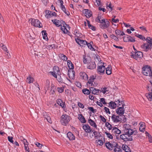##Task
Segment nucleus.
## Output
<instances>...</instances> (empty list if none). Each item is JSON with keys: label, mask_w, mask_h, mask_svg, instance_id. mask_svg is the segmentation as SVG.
<instances>
[{"label": "nucleus", "mask_w": 152, "mask_h": 152, "mask_svg": "<svg viewBox=\"0 0 152 152\" xmlns=\"http://www.w3.org/2000/svg\"><path fill=\"white\" fill-rule=\"evenodd\" d=\"M146 41V43H144L141 46L142 48L145 51L147 52L150 50L152 48V38L147 37Z\"/></svg>", "instance_id": "nucleus-1"}, {"label": "nucleus", "mask_w": 152, "mask_h": 152, "mask_svg": "<svg viewBox=\"0 0 152 152\" xmlns=\"http://www.w3.org/2000/svg\"><path fill=\"white\" fill-rule=\"evenodd\" d=\"M70 117L66 114H63L61 117L60 122L64 126H66L71 120Z\"/></svg>", "instance_id": "nucleus-2"}, {"label": "nucleus", "mask_w": 152, "mask_h": 152, "mask_svg": "<svg viewBox=\"0 0 152 152\" xmlns=\"http://www.w3.org/2000/svg\"><path fill=\"white\" fill-rule=\"evenodd\" d=\"M106 64L103 62L102 60L99 61L98 64L97 72L99 74H103L104 73L106 69Z\"/></svg>", "instance_id": "nucleus-3"}, {"label": "nucleus", "mask_w": 152, "mask_h": 152, "mask_svg": "<svg viewBox=\"0 0 152 152\" xmlns=\"http://www.w3.org/2000/svg\"><path fill=\"white\" fill-rule=\"evenodd\" d=\"M142 72L144 75L149 76H150L152 73L151 67L148 65L143 68Z\"/></svg>", "instance_id": "nucleus-4"}, {"label": "nucleus", "mask_w": 152, "mask_h": 152, "mask_svg": "<svg viewBox=\"0 0 152 152\" xmlns=\"http://www.w3.org/2000/svg\"><path fill=\"white\" fill-rule=\"evenodd\" d=\"M123 131L124 132H130V133H133V132H137L135 130H133L130 128V126L128 124H124L123 125Z\"/></svg>", "instance_id": "nucleus-5"}, {"label": "nucleus", "mask_w": 152, "mask_h": 152, "mask_svg": "<svg viewBox=\"0 0 152 152\" xmlns=\"http://www.w3.org/2000/svg\"><path fill=\"white\" fill-rule=\"evenodd\" d=\"M131 56L132 58L137 60L142 58L143 53L140 51H135L132 53Z\"/></svg>", "instance_id": "nucleus-6"}, {"label": "nucleus", "mask_w": 152, "mask_h": 152, "mask_svg": "<svg viewBox=\"0 0 152 152\" xmlns=\"http://www.w3.org/2000/svg\"><path fill=\"white\" fill-rule=\"evenodd\" d=\"M122 116L115 114H112L111 117L112 121L115 123H118L122 120Z\"/></svg>", "instance_id": "nucleus-7"}, {"label": "nucleus", "mask_w": 152, "mask_h": 152, "mask_svg": "<svg viewBox=\"0 0 152 152\" xmlns=\"http://www.w3.org/2000/svg\"><path fill=\"white\" fill-rule=\"evenodd\" d=\"M31 24L32 25L35 27L39 28H41L42 27V24L40 21L37 19H32Z\"/></svg>", "instance_id": "nucleus-8"}, {"label": "nucleus", "mask_w": 152, "mask_h": 152, "mask_svg": "<svg viewBox=\"0 0 152 152\" xmlns=\"http://www.w3.org/2000/svg\"><path fill=\"white\" fill-rule=\"evenodd\" d=\"M45 17L48 19L51 18L53 16H56L57 14L55 12H52L51 11L47 10L45 11Z\"/></svg>", "instance_id": "nucleus-9"}, {"label": "nucleus", "mask_w": 152, "mask_h": 152, "mask_svg": "<svg viewBox=\"0 0 152 152\" xmlns=\"http://www.w3.org/2000/svg\"><path fill=\"white\" fill-rule=\"evenodd\" d=\"M130 132H127V133L126 132H124V133H125L126 137L127 138V139H126L127 141H132L133 138L132 136L135 135L137 133V132H133V133H130Z\"/></svg>", "instance_id": "nucleus-10"}, {"label": "nucleus", "mask_w": 152, "mask_h": 152, "mask_svg": "<svg viewBox=\"0 0 152 152\" xmlns=\"http://www.w3.org/2000/svg\"><path fill=\"white\" fill-rule=\"evenodd\" d=\"M83 128L85 131L87 133H90L92 132V129L88 124L83 125Z\"/></svg>", "instance_id": "nucleus-11"}, {"label": "nucleus", "mask_w": 152, "mask_h": 152, "mask_svg": "<svg viewBox=\"0 0 152 152\" xmlns=\"http://www.w3.org/2000/svg\"><path fill=\"white\" fill-rule=\"evenodd\" d=\"M124 41L125 42H134L135 39L133 37L129 36L126 35L124 37Z\"/></svg>", "instance_id": "nucleus-12"}, {"label": "nucleus", "mask_w": 152, "mask_h": 152, "mask_svg": "<svg viewBox=\"0 0 152 152\" xmlns=\"http://www.w3.org/2000/svg\"><path fill=\"white\" fill-rule=\"evenodd\" d=\"M76 42L80 46H83L87 44V42L86 40L80 39V38H77L75 39Z\"/></svg>", "instance_id": "nucleus-13"}, {"label": "nucleus", "mask_w": 152, "mask_h": 152, "mask_svg": "<svg viewBox=\"0 0 152 152\" xmlns=\"http://www.w3.org/2000/svg\"><path fill=\"white\" fill-rule=\"evenodd\" d=\"M125 110L124 107H120L116 110V112L117 114L121 116L124 113Z\"/></svg>", "instance_id": "nucleus-14"}, {"label": "nucleus", "mask_w": 152, "mask_h": 152, "mask_svg": "<svg viewBox=\"0 0 152 152\" xmlns=\"http://www.w3.org/2000/svg\"><path fill=\"white\" fill-rule=\"evenodd\" d=\"M83 12L87 18H89L92 15V12L90 10L87 9H84L83 10Z\"/></svg>", "instance_id": "nucleus-15"}, {"label": "nucleus", "mask_w": 152, "mask_h": 152, "mask_svg": "<svg viewBox=\"0 0 152 152\" xmlns=\"http://www.w3.org/2000/svg\"><path fill=\"white\" fill-rule=\"evenodd\" d=\"M64 23L65 24V22H64L63 21V23ZM63 26H61V30L62 31L63 33L64 34H66L69 35V36L70 35V32L68 31V29L66 28V27L65 26V25H64V24L63 23Z\"/></svg>", "instance_id": "nucleus-16"}, {"label": "nucleus", "mask_w": 152, "mask_h": 152, "mask_svg": "<svg viewBox=\"0 0 152 152\" xmlns=\"http://www.w3.org/2000/svg\"><path fill=\"white\" fill-rule=\"evenodd\" d=\"M109 25V22L106 20L104 22H103V23L101 24L100 26L102 29H105L108 27Z\"/></svg>", "instance_id": "nucleus-17"}, {"label": "nucleus", "mask_w": 152, "mask_h": 152, "mask_svg": "<svg viewBox=\"0 0 152 152\" xmlns=\"http://www.w3.org/2000/svg\"><path fill=\"white\" fill-rule=\"evenodd\" d=\"M116 145V144L115 145V144H113L109 142H106L105 143V145L107 148L110 150H112L115 147Z\"/></svg>", "instance_id": "nucleus-18"}, {"label": "nucleus", "mask_w": 152, "mask_h": 152, "mask_svg": "<svg viewBox=\"0 0 152 152\" xmlns=\"http://www.w3.org/2000/svg\"><path fill=\"white\" fill-rule=\"evenodd\" d=\"M112 134L117 136L116 134H118L121 133V131L119 130L118 128L114 127L112 129Z\"/></svg>", "instance_id": "nucleus-19"}, {"label": "nucleus", "mask_w": 152, "mask_h": 152, "mask_svg": "<svg viewBox=\"0 0 152 152\" xmlns=\"http://www.w3.org/2000/svg\"><path fill=\"white\" fill-rule=\"evenodd\" d=\"M80 76L81 79H82L84 80H87L88 78V75L85 72H81L80 73Z\"/></svg>", "instance_id": "nucleus-20"}, {"label": "nucleus", "mask_w": 152, "mask_h": 152, "mask_svg": "<svg viewBox=\"0 0 152 152\" xmlns=\"http://www.w3.org/2000/svg\"><path fill=\"white\" fill-rule=\"evenodd\" d=\"M53 23L57 27H59L61 26V21L57 19H53L51 20Z\"/></svg>", "instance_id": "nucleus-21"}, {"label": "nucleus", "mask_w": 152, "mask_h": 152, "mask_svg": "<svg viewBox=\"0 0 152 152\" xmlns=\"http://www.w3.org/2000/svg\"><path fill=\"white\" fill-rule=\"evenodd\" d=\"M87 68L90 69H93L96 67V65L95 62H90L89 63V64L88 65Z\"/></svg>", "instance_id": "nucleus-22"}, {"label": "nucleus", "mask_w": 152, "mask_h": 152, "mask_svg": "<svg viewBox=\"0 0 152 152\" xmlns=\"http://www.w3.org/2000/svg\"><path fill=\"white\" fill-rule=\"evenodd\" d=\"M75 75V72L73 69L69 70L68 71V75L70 78L73 79Z\"/></svg>", "instance_id": "nucleus-23"}, {"label": "nucleus", "mask_w": 152, "mask_h": 152, "mask_svg": "<svg viewBox=\"0 0 152 152\" xmlns=\"http://www.w3.org/2000/svg\"><path fill=\"white\" fill-rule=\"evenodd\" d=\"M140 126L139 127L140 131L142 132H144L145 130V123L140 122Z\"/></svg>", "instance_id": "nucleus-24"}, {"label": "nucleus", "mask_w": 152, "mask_h": 152, "mask_svg": "<svg viewBox=\"0 0 152 152\" xmlns=\"http://www.w3.org/2000/svg\"><path fill=\"white\" fill-rule=\"evenodd\" d=\"M67 136L70 140H73L75 139V136L71 132H69L67 133Z\"/></svg>", "instance_id": "nucleus-25"}, {"label": "nucleus", "mask_w": 152, "mask_h": 152, "mask_svg": "<svg viewBox=\"0 0 152 152\" xmlns=\"http://www.w3.org/2000/svg\"><path fill=\"white\" fill-rule=\"evenodd\" d=\"M90 89V91L92 92V94L94 95H97L100 91L99 90L93 87H91Z\"/></svg>", "instance_id": "nucleus-26"}, {"label": "nucleus", "mask_w": 152, "mask_h": 152, "mask_svg": "<svg viewBox=\"0 0 152 152\" xmlns=\"http://www.w3.org/2000/svg\"><path fill=\"white\" fill-rule=\"evenodd\" d=\"M95 79L94 77L92 75L90 77L89 79L88 82V83L89 84V86H94V85L93 84V82Z\"/></svg>", "instance_id": "nucleus-27"}, {"label": "nucleus", "mask_w": 152, "mask_h": 152, "mask_svg": "<svg viewBox=\"0 0 152 152\" xmlns=\"http://www.w3.org/2000/svg\"><path fill=\"white\" fill-rule=\"evenodd\" d=\"M88 123L91 126L96 128L97 130H99V129L97 127V125L91 119H90L88 120Z\"/></svg>", "instance_id": "nucleus-28"}, {"label": "nucleus", "mask_w": 152, "mask_h": 152, "mask_svg": "<svg viewBox=\"0 0 152 152\" xmlns=\"http://www.w3.org/2000/svg\"><path fill=\"white\" fill-rule=\"evenodd\" d=\"M78 119L82 123H85L86 121L84 117L81 114H78Z\"/></svg>", "instance_id": "nucleus-29"}, {"label": "nucleus", "mask_w": 152, "mask_h": 152, "mask_svg": "<svg viewBox=\"0 0 152 152\" xmlns=\"http://www.w3.org/2000/svg\"><path fill=\"white\" fill-rule=\"evenodd\" d=\"M92 132L93 133L94 137L96 139L98 137H99L101 136V135L100 134V132H99L92 130Z\"/></svg>", "instance_id": "nucleus-30"}, {"label": "nucleus", "mask_w": 152, "mask_h": 152, "mask_svg": "<svg viewBox=\"0 0 152 152\" xmlns=\"http://www.w3.org/2000/svg\"><path fill=\"white\" fill-rule=\"evenodd\" d=\"M109 107L111 108L112 109H114L116 108L117 105L118 104L115 102H113L112 101H111L109 103Z\"/></svg>", "instance_id": "nucleus-31"}, {"label": "nucleus", "mask_w": 152, "mask_h": 152, "mask_svg": "<svg viewBox=\"0 0 152 152\" xmlns=\"http://www.w3.org/2000/svg\"><path fill=\"white\" fill-rule=\"evenodd\" d=\"M50 83V81L48 80H47L46 81L44 87V90L46 92L47 91L49 88Z\"/></svg>", "instance_id": "nucleus-32"}, {"label": "nucleus", "mask_w": 152, "mask_h": 152, "mask_svg": "<svg viewBox=\"0 0 152 152\" xmlns=\"http://www.w3.org/2000/svg\"><path fill=\"white\" fill-rule=\"evenodd\" d=\"M115 32V34L117 36H123L125 35V34L123 31H122L118 29L116 30Z\"/></svg>", "instance_id": "nucleus-33"}, {"label": "nucleus", "mask_w": 152, "mask_h": 152, "mask_svg": "<svg viewBox=\"0 0 152 152\" xmlns=\"http://www.w3.org/2000/svg\"><path fill=\"white\" fill-rule=\"evenodd\" d=\"M112 67L110 65H109L106 68V73L108 75H110L112 73Z\"/></svg>", "instance_id": "nucleus-34"}, {"label": "nucleus", "mask_w": 152, "mask_h": 152, "mask_svg": "<svg viewBox=\"0 0 152 152\" xmlns=\"http://www.w3.org/2000/svg\"><path fill=\"white\" fill-rule=\"evenodd\" d=\"M67 64L69 69V70H72L74 69V65L71 61L70 60H68L67 61Z\"/></svg>", "instance_id": "nucleus-35"}, {"label": "nucleus", "mask_w": 152, "mask_h": 152, "mask_svg": "<svg viewBox=\"0 0 152 152\" xmlns=\"http://www.w3.org/2000/svg\"><path fill=\"white\" fill-rule=\"evenodd\" d=\"M109 90V89L108 87H104L102 88L100 91L103 94H105Z\"/></svg>", "instance_id": "nucleus-36"}, {"label": "nucleus", "mask_w": 152, "mask_h": 152, "mask_svg": "<svg viewBox=\"0 0 152 152\" xmlns=\"http://www.w3.org/2000/svg\"><path fill=\"white\" fill-rule=\"evenodd\" d=\"M34 81V78L29 75L27 78L26 82L29 84L33 83Z\"/></svg>", "instance_id": "nucleus-37"}, {"label": "nucleus", "mask_w": 152, "mask_h": 152, "mask_svg": "<svg viewBox=\"0 0 152 152\" xmlns=\"http://www.w3.org/2000/svg\"><path fill=\"white\" fill-rule=\"evenodd\" d=\"M53 72H56L58 75L60 74V71L59 67L57 66H55L53 68Z\"/></svg>", "instance_id": "nucleus-38"}, {"label": "nucleus", "mask_w": 152, "mask_h": 152, "mask_svg": "<svg viewBox=\"0 0 152 152\" xmlns=\"http://www.w3.org/2000/svg\"><path fill=\"white\" fill-rule=\"evenodd\" d=\"M123 150L126 152H131L129 148L126 145H123L122 146Z\"/></svg>", "instance_id": "nucleus-39"}, {"label": "nucleus", "mask_w": 152, "mask_h": 152, "mask_svg": "<svg viewBox=\"0 0 152 152\" xmlns=\"http://www.w3.org/2000/svg\"><path fill=\"white\" fill-rule=\"evenodd\" d=\"M57 103L61 107L64 108L65 107V104L61 99H59L57 101Z\"/></svg>", "instance_id": "nucleus-40"}, {"label": "nucleus", "mask_w": 152, "mask_h": 152, "mask_svg": "<svg viewBox=\"0 0 152 152\" xmlns=\"http://www.w3.org/2000/svg\"><path fill=\"white\" fill-rule=\"evenodd\" d=\"M83 61L85 64H88L90 62V60L88 59V58H86L84 55L83 56Z\"/></svg>", "instance_id": "nucleus-41"}, {"label": "nucleus", "mask_w": 152, "mask_h": 152, "mask_svg": "<svg viewBox=\"0 0 152 152\" xmlns=\"http://www.w3.org/2000/svg\"><path fill=\"white\" fill-rule=\"evenodd\" d=\"M88 25L89 28L92 29L93 31L96 30V27L90 24V22L89 21H87Z\"/></svg>", "instance_id": "nucleus-42"}, {"label": "nucleus", "mask_w": 152, "mask_h": 152, "mask_svg": "<svg viewBox=\"0 0 152 152\" xmlns=\"http://www.w3.org/2000/svg\"><path fill=\"white\" fill-rule=\"evenodd\" d=\"M91 43H93V42H91L90 43H88L87 42V44H86V45L88 47V48H89L91 50L93 51V50H94V51H95V49L93 48L92 46V45H91Z\"/></svg>", "instance_id": "nucleus-43"}, {"label": "nucleus", "mask_w": 152, "mask_h": 152, "mask_svg": "<svg viewBox=\"0 0 152 152\" xmlns=\"http://www.w3.org/2000/svg\"><path fill=\"white\" fill-rule=\"evenodd\" d=\"M146 96L149 100H152V92L146 94Z\"/></svg>", "instance_id": "nucleus-44"}, {"label": "nucleus", "mask_w": 152, "mask_h": 152, "mask_svg": "<svg viewBox=\"0 0 152 152\" xmlns=\"http://www.w3.org/2000/svg\"><path fill=\"white\" fill-rule=\"evenodd\" d=\"M59 57L62 60L64 61H66L67 59V57L63 54H60L59 55Z\"/></svg>", "instance_id": "nucleus-45"}, {"label": "nucleus", "mask_w": 152, "mask_h": 152, "mask_svg": "<svg viewBox=\"0 0 152 152\" xmlns=\"http://www.w3.org/2000/svg\"><path fill=\"white\" fill-rule=\"evenodd\" d=\"M58 76H57V77H56L57 79V81L59 83H63V80L62 78H61V76L59 75H58Z\"/></svg>", "instance_id": "nucleus-46"}, {"label": "nucleus", "mask_w": 152, "mask_h": 152, "mask_svg": "<svg viewBox=\"0 0 152 152\" xmlns=\"http://www.w3.org/2000/svg\"><path fill=\"white\" fill-rule=\"evenodd\" d=\"M82 92L85 94L89 95L90 93V91L87 88L83 89Z\"/></svg>", "instance_id": "nucleus-47"}, {"label": "nucleus", "mask_w": 152, "mask_h": 152, "mask_svg": "<svg viewBox=\"0 0 152 152\" xmlns=\"http://www.w3.org/2000/svg\"><path fill=\"white\" fill-rule=\"evenodd\" d=\"M150 83L147 86V88L148 91L152 92V81H150Z\"/></svg>", "instance_id": "nucleus-48"}, {"label": "nucleus", "mask_w": 152, "mask_h": 152, "mask_svg": "<svg viewBox=\"0 0 152 152\" xmlns=\"http://www.w3.org/2000/svg\"><path fill=\"white\" fill-rule=\"evenodd\" d=\"M43 37L44 39H48V37L47 36V33L45 30H43L42 31Z\"/></svg>", "instance_id": "nucleus-49"}, {"label": "nucleus", "mask_w": 152, "mask_h": 152, "mask_svg": "<svg viewBox=\"0 0 152 152\" xmlns=\"http://www.w3.org/2000/svg\"><path fill=\"white\" fill-rule=\"evenodd\" d=\"M110 37L116 41H118L119 40L118 37L114 35L113 34H110Z\"/></svg>", "instance_id": "nucleus-50"}, {"label": "nucleus", "mask_w": 152, "mask_h": 152, "mask_svg": "<svg viewBox=\"0 0 152 152\" xmlns=\"http://www.w3.org/2000/svg\"><path fill=\"white\" fill-rule=\"evenodd\" d=\"M96 142L97 145L100 146L102 145L103 144V142L102 140H96Z\"/></svg>", "instance_id": "nucleus-51"}, {"label": "nucleus", "mask_w": 152, "mask_h": 152, "mask_svg": "<svg viewBox=\"0 0 152 152\" xmlns=\"http://www.w3.org/2000/svg\"><path fill=\"white\" fill-rule=\"evenodd\" d=\"M105 126L107 127L109 130L111 129L112 128V126L109 122H107L105 123Z\"/></svg>", "instance_id": "nucleus-52"}, {"label": "nucleus", "mask_w": 152, "mask_h": 152, "mask_svg": "<svg viewBox=\"0 0 152 152\" xmlns=\"http://www.w3.org/2000/svg\"><path fill=\"white\" fill-rule=\"evenodd\" d=\"M45 118H46V120L50 123H52V121L51 120V118L50 116H49L48 115H46L45 116Z\"/></svg>", "instance_id": "nucleus-53"}, {"label": "nucleus", "mask_w": 152, "mask_h": 152, "mask_svg": "<svg viewBox=\"0 0 152 152\" xmlns=\"http://www.w3.org/2000/svg\"><path fill=\"white\" fill-rule=\"evenodd\" d=\"M120 138L121 139L125 141H127L126 139H127V138L126 137V136L125 134V133H124V134H122L120 136Z\"/></svg>", "instance_id": "nucleus-54"}, {"label": "nucleus", "mask_w": 152, "mask_h": 152, "mask_svg": "<svg viewBox=\"0 0 152 152\" xmlns=\"http://www.w3.org/2000/svg\"><path fill=\"white\" fill-rule=\"evenodd\" d=\"M115 102L117 104H118L117 105V106H121V104L122 105V106L123 107V103H124V102L122 101H120V100L118 99L117 101H115Z\"/></svg>", "instance_id": "nucleus-55"}, {"label": "nucleus", "mask_w": 152, "mask_h": 152, "mask_svg": "<svg viewBox=\"0 0 152 152\" xmlns=\"http://www.w3.org/2000/svg\"><path fill=\"white\" fill-rule=\"evenodd\" d=\"M114 151L115 152H122V150L119 148L116 147L114 148Z\"/></svg>", "instance_id": "nucleus-56"}, {"label": "nucleus", "mask_w": 152, "mask_h": 152, "mask_svg": "<svg viewBox=\"0 0 152 152\" xmlns=\"http://www.w3.org/2000/svg\"><path fill=\"white\" fill-rule=\"evenodd\" d=\"M105 134L106 135L107 137L109 138L112 139L113 138V137L112 135V134H111L110 133H108L107 132H105Z\"/></svg>", "instance_id": "nucleus-57"}, {"label": "nucleus", "mask_w": 152, "mask_h": 152, "mask_svg": "<svg viewBox=\"0 0 152 152\" xmlns=\"http://www.w3.org/2000/svg\"><path fill=\"white\" fill-rule=\"evenodd\" d=\"M74 34L76 36L79 37L80 36V34L79 31L77 30H75L74 31Z\"/></svg>", "instance_id": "nucleus-58"}, {"label": "nucleus", "mask_w": 152, "mask_h": 152, "mask_svg": "<svg viewBox=\"0 0 152 152\" xmlns=\"http://www.w3.org/2000/svg\"><path fill=\"white\" fill-rule=\"evenodd\" d=\"M61 9L62 10V11L66 14H67V12L66 10V9L65 7V6L64 5L61 6H60Z\"/></svg>", "instance_id": "nucleus-59"}, {"label": "nucleus", "mask_w": 152, "mask_h": 152, "mask_svg": "<svg viewBox=\"0 0 152 152\" xmlns=\"http://www.w3.org/2000/svg\"><path fill=\"white\" fill-rule=\"evenodd\" d=\"M137 37L140 39H142L143 40H146V39L145 37L143 36L141 34H138Z\"/></svg>", "instance_id": "nucleus-60"}, {"label": "nucleus", "mask_w": 152, "mask_h": 152, "mask_svg": "<svg viewBox=\"0 0 152 152\" xmlns=\"http://www.w3.org/2000/svg\"><path fill=\"white\" fill-rule=\"evenodd\" d=\"M36 145L39 148H41L43 145L38 142H36L35 143Z\"/></svg>", "instance_id": "nucleus-61"}, {"label": "nucleus", "mask_w": 152, "mask_h": 152, "mask_svg": "<svg viewBox=\"0 0 152 152\" xmlns=\"http://www.w3.org/2000/svg\"><path fill=\"white\" fill-rule=\"evenodd\" d=\"M58 91L59 93H62L64 90L63 87H58L57 88Z\"/></svg>", "instance_id": "nucleus-62"}, {"label": "nucleus", "mask_w": 152, "mask_h": 152, "mask_svg": "<svg viewBox=\"0 0 152 152\" xmlns=\"http://www.w3.org/2000/svg\"><path fill=\"white\" fill-rule=\"evenodd\" d=\"M13 137H12L8 136L7 137V139L8 141L10 142L13 143Z\"/></svg>", "instance_id": "nucleus-63"}, {"label": "nucleus", "mask_w": 152, "mask_h": 152, "mask_svg": "<svg viewBox=\"0 0 152 152\" xmlns=\"http://www.w3.org/2000/svg\"><path fill=\"white\" fill-rule=\"evenodd\" d=\"M100 101L101 103H103V104H106V102L105 101V99L104 98H101L100 99Z\"/></svg>", "instance_id": "nucleus-64"}]
</instances>
